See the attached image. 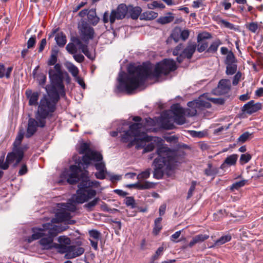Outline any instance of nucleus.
I'll use <instances>...</instances> for the list:
<instances>
[{
  "instance_id": "obj_1",
  "label": "nucleus",
  "mask_w": 263,
  "mask_h": 263,
  "mask_svg": "<svg viewBox=\"0 0 263 263\" xmlns=\"http://www.w3.org/2000/svg\"><path fill=\"white\" fill-rule=\"evenodd\" d=\"M176 69V63L171 59H165L155 66L150 63L138 66L130 65L127 73L121 71L119 73L117 91L132 94L143 84L146 79L158 78L161 74H167Z\"/></svg>"
},
{
  "instance_id": "obj_2",
  "label": "nucleus",
  "mask_w": 263,
  "mask_h": 263,
  "mask_svg": "<svg viewBox=\"0 0 263 263\" xmlns=\"http://www.w3.org/2000/svg\"><path fill=\"white\" fill-rule=\"evenodd\" d=\"M154 125V121L151 118L145 119L142 123H133L129 126V129L123 131L121 135L122 142L128 143V147L136 145L138 149L144 148L143 153L151 152L155 148V144L151 142L146 145V142L153 140V137L146 134V132L151 130L150 126Z\"/></svg>"
},
{
  "instance_id": "obj_3",
  "label": "nucleus",
  "mask_w": 263,
  "mask_h": 263,
  "mask_svg": "<svg viewBox=\"0 0 263 263\" xmlns=\"http://www.w3.org/2000/svg\"><path fill=\"white\" fill-rule=\"evenodd\" d=\"M157 153L158 156L153 162L154 177L159 179L164 174L172 175L178 163L181 162L180 157L177 155L176 152L165 146L159 147Z\"/></svg>"
},
{
  "instance_id": "obj_4",
  "label": "nucleus",
  "mask_w": 263,
  "mask_h": 263,
  "mask_svg": "<svg viewBox=\"0 0 263 263\" xmlns=\"http://www.w3.org/2000/svg\"><path fill=\"white\" fill-rule=\"evenodd\" d=\"M49 78L50 84L45 87L47 95H45L43 98H46L49 101L54 103V105H56L59 99V95H65L63 72L61 64H56L53 67L50 68Z\"/></svg>"
},
{
  "instance_id": "obj_5",
  "label": "nucleus",
  "mask_w": 263,
  "mask_h": 263,
  "mask_svg": "<svg viewBox=\"0 0 263 263\" xmlns=\"http://www.w3.org/2000/svg\"><path fill=\"white\" fill-rule=\"evenodd\" d=\"M65 229L58 226L47 223L43 224L42 228H33L32 229V235L28 239V242H31L33 240L41 239L39 241L43 249L50 250L53 248L55 243L53 242V238L57 234Z\"/></svg>"
},
{
  "instance_id": "obj_6",
  "label": "nucleus",
  "mask_w": 263,
  "mask_h": 263,
  "mask_svg": "<svg viewBox=\"0 0 263 263\" xmlns=\"http://www.w3.org/2000/svg\"><path fill=\"white\" fill-rule=\"evenodd\" d=\"M55 109V105L54 103L49 101L46 98H42L35 114V119L30 118L28 120L26 136L30 137L36 132L37 127H44L46 119L51 116Z\"/></svg>"
},
{
  "instance_id": "obj_7",
  "label": "nucleus",
  "mask_w": 263,
  "mask_h": 263,
  "mask_svg": "<svg viewBox=\"0 0 263 263\" xmlns=\"http://www.w3.org/2000/svg\"><path fill=\"white\" fill-rule=\"evenodd\" d=\"M23 138L24 132L20 131L13 143L12 151L7 156L6 162H4V158L0 159V168L6 170L8 168L9 164H13L15 167L22 160L24 153L28 149L27 145H21Z\"/></svg>"
},
{
  "instance_id": "obj_8",
  "label": "nucleus",
  "mask_w": 263,
  "mask_h": 263,
  "mask_svg": "<svg viewBox=\"0 0 263 263\" xmlns=\"http://www.w3.org/2000/svg\"><path fill=\"white\" fill-rule=\"evenodd\" d=\"M78 151L80 154H84L82 160L86 165L90 164L91 162L99 161L103 159L102 155L98 152L90 149L89 144L87 143H81Z\"/></svg>"
},
{
  "instance_id": "obj_9",
  "label": "nucleus",
  "mask_w": 263,
  "mask_h": 263,
  "mask_svg": "<svg viewBox=\"0 0 263 263\" xmlns=\"http://www.w3.org/2000/svg\"><path fill=\"white\" fill-rule=\"evenodd\" d=\"M96 194L95 190L89 189L81 182L78 185L77 194L72 196L71 200L76 203H83L95 197Z\"/></svg>"
},
{
  "instance_id": "obj_10",
  "label": "nucleus",
  "mask_w": 263,
  "mask_h": 263,
  "mask_svg": "<svg viewBox=\"0 0 263 263\" xmlns=\"http://www.w3.org/2000/svg\"><path fill=\"white\" fill-rule=\"evenodd\" d=\"M62 209L56 214L55 217L52 219L51 223L53 224L54 223L66 222L68 224H73L74 220H71L70 212L76 210V205L70 203H63Z\"/></svg>"
},
{
  "instance_id": "obj_11",
  "label": "nucleus",
  "mask_w": 263,
  "mask_h": 263,
  "mask_svg": "<svg viewBox=\"0 0 263 263\" xmlns=\"http://www.w3.org/2000/svg\"><path fill=\"white\" fill-rule=\"evenodd\" d=\"M208 98H210L209 93H204L200 96L198 99L188 102L187 106L190 108L188 114L191 116L196 115L197 109H201L203 107L210 108L211 105L209 102Z\"/></svg>"
},
{
  "instance_id": "obj_12",
  "label": "nucleus",
  "mask_w": 263,
  "mask_h": 263,
  "mask_svg": "<svg viewBox=\"0 0 263 263\" xmlns=\"http://www.w3.org/2000/svg\"><path fill=\"white\" fill-rule=\"evenodd\" d=\"M80 168L77 165H71L68 170L65 169L61 174L59 183L66 181L69 184H74L79 180V172Z\"/></svg>"
},
{
  "instance_id": "obj_13",
  "label": "nucleus",
  "mask_w": 263,
  "mask_h": 263,
  "mask_svg": "<svg viewBox=\"0 0 263 263\" xmlns=\"http://www.w3.org/2000/svg\"><path fill=\"white\" fill-rule=\"evenodd\" d=\"M151 175V169L147 168L144 171L139 174L137 178L138 181L133 184L129 185V186H134L139 190L150 189L154 187V184L153 182L145 181V179L148 178Z\"/></svg>"
},
{
  "instance_id": "obj_14",
  "label": "nucleus",
  "mask_w": 263,
  "mask_h": 263,
  "mask_svg": "<svg viewBox=\"0 0 263 263\" xmlns=\"http://www.w3.org/2000/svg\"><path fill=\"white\" fill-rule=\"evenodd\" d=\"M171 109L174 113L173 119L175 123L179 125H182L185 122L184 116H190L188 114L190 108L184 109L179 104H174L172 106Z\"/></svg>"
},
{
  "instance_id": "obj_15",
  "label": "nucleus",
  "mask_w": 263,
  "mask_h": 263,
  "mask_svg": "<svg viewBox=\"0 0 263 263\" xmlns=\"http://www.w3.org/2000/svg\"><path fill=\"white\" fill-rule=\"evenodd\" d=\"M128 11V9L125 4H121L118 6L116 9L112 10L110 14V23L113 24L116 20L124 18Z\"/></svg>"
},
{
  "instance_id": "obj_16",
  "label": "nucleus",
  "mask_w": 263,
  "mask_h": 263,
  "mask_svg": "<svg viewBox=\"0 0 263 263\" xmlns=\"http://www.w3.org/2000/svg\"><path fill=\"white\" fill-rule=\"evenodd\" d=\"M82 38L88 41L93 37L94 30L87 23L84 21L79 24L78 26Z\"/></svg>"
},
{
  "instance_id": "obj_17",
  "label": "nucleus",
  "mask_w": 263,
  "mask_h": 263,
  "mask_svg": "<svg viewBox=\"0 0 263 263\" xmlns=\"http://www.w3.org/2000/svg\"><path fill=\"white\" fill-rule=\"evenodd\" d=\"M231 88V82L228 79L221 80L218 86L213 90L212 93L215 95H222L228 93Z\"/></svg>"
},
{
  "instance_id": "obj_18",
  "label": "nucleus",
  "mask_w": 263,
  "mask_h": 263,
  "mask_svg": "<svg viewBox=\"0 0 263 263\" xmlns=\"http://www.w3.org/2000/svg\"><path fill=\"white\" fill-rule=\"evenodd\" d=\"M196 48L197 45L195 43H189L187 46L183 50L180 55L177 57V61L180 63L184 58L190 59L195 52Z\"/></svg>"
},
{
  "instance_id": "obj_19",
  "label": "nucleus",
  "mask_w": 263,
  "mask_h": 263,
  "mask_svg": "<svg viewBox=\"0 0 263 263\" xmlns=\"http://www.w3.org/2000/svg\"><path fill=\"white\" fill-rule=\"evenodd\" d=\"M261 105L260 103H255L254 101L252 100L245 104L242 108V111L249 114L255 112L261 109Z\"/></svg>"
},
{
  "instance_id": "obj_20",
  "label": "nucleus",
  "mask_w": 263,
  "mask_h": 263,
  "mask_svg": "<svg viewBox=\"0 0 263 263\" xmlns=\"http://www.w3.org/2000/svg\"><path fill=\"white\" fill-rule=\"evenodd\" d=\"M96 162L95 167L98 172L95 173V176L98 179H103L105 177V174L106 173L105 164L102 162V159Z\"/></svg>"
},
{
  "instance_id": "obj_21",
  "label": "nucleus",
  "mask_w": 263,
  "mask_h": 263,
  "mask_svg": "<svg viewBox=\"0 0 263 263\" xmlns=\"http://www.w3.org/2000/svg\"><path fill=\"white\" fill-rule=\"evenodd\" d=\"M84 252V249L82 247L76 246H69V253L68 258H73L81 255Z\"/></svg>"
},
{
  "instance_id": "obj_22",
  "label": "nucleus",
  "mask_w": 263,
  "mask_h": 263,
  "mask_svg": "<svg viewBox=\"0 0 263 263\" xmlns=\"http://www.w3.org/2000/svg\"><path fill=\"white\" fill-rule=\"evenodd\" d=\"M27 98L29 99V105L36 106L39 97V93L32 92L31 90L27 89L25 92Z\"/></svg>"
},
{
  "instance_id": "obj_23",
  "label": "nucleus",
  "mask_w": 263,
  "mask_h": 263,
  "mask_svg": "<svg viewBox=\"0 0 263 263\" xmlns=\"http://www.w3.org/2000/svg\"><path fill=\"white\" fill-rule=\"evenodd\" d=\"M238 155L237 154H232L228 156L223 163L221 165L220 168L221 169H225L226 167L235 165L238 159Z\"/></svg>"
},
{
  "instance_id": "obj_24",
  "label": "nucleus",
  "mask_w": 263,
  "mask_h": 263,
  "mask_svg": "<svg viewBox=\"0 0 263 263\" xmlns=\"http://www.w3.org/2000/svg\"><path fill=\"white\" fill-rule=\"evenodd\" d=\"M209 238V236L206 234H200L197 235L193 237L188 246L190 248H192L195 244L202 242Z\"/></svg>"
},
{
  "instance_id": "obj_25",
  "label": "nucleus",
  "mask_w": 263,
  "mask_h": 263,
  "mask_svg": "<svg viewBox=\"0 0 263 263\" xmlns=\"http://www.w3.org/2000/svg\"><path fill=\"white\" fill-rule=\"evenodd\" d=\"M13 70V67L6 68L3 64H0V79L5 77L9 79Z\"/></svg>"
},
{
  "instance_id": "obj_26",
  "label": "nucleus",
  "mask_w": 263,
  "mask_h": 263,
  "mask_svg": "<svg viewBox=\"0 0 263 263\" xmlns=\"http://www.w3.org/2000/svg\"><path fill=\"white\" fill-rule=\"evenodd\" d=\"M158 16V13L152 10L147 11L141 14L140 19L141 20H152Z\"/></svg>"
},
{
  "instance_id": "obj_27",
  "label": "nucleus",
  "mask_w": 263,
  "mask_h": 263,
  "mask_svg": "<svg viewBox=\"0 0 263 263\" xmlns=\"http://www.w3.org/2000/svg\"><path fill=\"white\" fill-rule=\"evenodd\" d=\"M55 40L57 45L60 47H63L66 43V36L64 33L60 32L57 33Z\"/></svg>"
},
{
  "instance_id": "obj_28",
  "label": "nucleus",
  "mask_w": 263,
  "mask_h": 263,
  "mask_svg": "<svg viewBox=\"0 0 263 263\" xmlns=\"http://www.w3.org/2000/svg\"><path fill=\"white\" fill-rule=\"evenodd\" d=\"M232 239L231 235L228 234L224 236H221L218 239L215 241L214 245L209 247V248H213L216 246H220L227 242L230 241Z\"/></svg>"
},
{
  "instance_id": "obj_29",
  "label": "nucleus",
  "mask_w": 263,
  "mask_h": 263,
  "mask_svg": "<svg viewBox=\"0 0 263 263\" xmlns=\"http://www.w3.org/2000/svg\"><path fill=\"white\" fill-rule=\"evenodd\" d=\"M142 9L140 7H135L132 8L129 10V14L131 18L133 20H136L140 16Z\"/></svg>"
},
{
  "instance_id": "obj_30",
  "label": "nucleus",
  "mask_w": 263,
  "mask_h": 263,
  "mask_svg": "<svg viewBox=\"0 0 263 263\" xmlns=\"http://www.w3.org/2000/svg\"><path fill=\"white\" fill-rule=\"evenodd\" d=\"M174 18L172 13H169L166 15L159 18L158 22L160 24H165L172 22Z\"/></svg>"
},
{
  "instance_id": "obj_31",
  "label": "nucleus",
  "mask_w": 263,
  "mask_h": 263,
  "mask_svg": "<svg viewBox=\"0 0 263 263\" xmlns=\"http://www.w3.org/2000/svg\"><path fill=\"white\" fill-rule=\"evenodd\" d=\"M53 248L56 249L61 253H66V255L68 257L69 246L55 243Z\"/></svg>"
},
{
  "instance_id": "obj_32",
  "label": "nucleus",
  "mask_w": 263,
  "mask_h": 263,
  "mask_svg": "<svg viewBox=\"0 0 263 263\" xmlns=\"http://www.w3.org/2000/svg\"><path fill=\"white\" fill-rule=\"evenodd\" d=\"M88 20V21L93 25H96L99 21V18L96 16L95 12L92 10L89 11Z\"/></svg>"
},
{
  "instance_id": "obj_33",
  "label": "nucleus",
  "mask_w": 263,
  "mask_h": 263,
  "mask_svg": "<svg viewBox=\"0 0 263 263\" xmlns=\"http://www.w3.org/2000/svg\"><path fill=\"white\" fill-rule=\"evenodd\" d=\"M82 182L84 183V184H85L89 189H91L93 187L98 188L100 186V182L96 180L91 181L89 179H87L82 181Z\"/></svg>"
},
{
  "instance_id": "obj_34",
  "label": "nucleus",
  "mask_w": 263,
  "mask_h": 263,
  "mask_svg": "<svg viewBox=\"0 0 263 263\" xmlns=\"http://www.w3.org/2000/svg\"><path fill=\"white\" fill-rule=\"evenodd\" d=\"M66 67L74 78L78 76L79 69L73 64L71 63H67Z\"/></svg>"
},
{
  "instance_id": "obj_35",
  "label": "nucleus",
  "mask_w": 263,
  "mask_h": 263,
  "mask_svg": "<svg viewBox=\"0 0 263 263\" xmlns=\"http://www.w3.org/2000/svg\"><path fill=\"white\" fill-rule=\"evenodd\" d=\"M162 221L161 217H158L155 220V224L153 229V233L155 235H157L162 229L161 222Z\"/></svg>"
},
{
  "instance_id": "obj_36",
  "label": "nucleus",
  "mask_w": 263,
  "mask_h": 263,
  "mask_svg": "<svg viewBox=\"0 0 263 263\" xmlns=\"http://www.w3.org/2000/svg\"><path fill=\"white\" fill-rule=\"evenodd\" d=\"M180 37V29L176 28L175 29L171 34V36L168 39L167 41L173 39L175 43L179 41Z\"/></svg>"
},
{
  "instance_id": "obj_37",
  "label": "nucleus",
  "mask_w": 263,
  "mask_h": 263,
  "mask_svg": "<svg viewBox=\"0 0 263 263\" xmlns=\"http://www.w3.org/2000/svg\"><path fill=\"white\" fill-rule=\"evenodd\" d=\"M224 63L226 65L236 63V60L232 51H230L228 55H226Z\"/></svg>"
},
{
  "instance_id": "obj_38",
  "label": "nucleus",
  "mask_w": 263,
  "mask_h": 263,
  "mask_svg": "<svg viewBox=\"0 0 263 263\" xmlns=\"http://www.w3.org/2000/svg\"><path fill=\"white\" fill-rule=\"evenodd\" d=\"M72 42L75 44L77 48L79 51H82L87 46L83 44L79 39L78 37H73L72 39Z\"/></svg>"
},
{
  "instance_id": "obj_39",
  "label": "nucleus",
  "mask_w": 263,
  "mask_h": 263,
  "mask_svg": "<svg viewBox=\"0 0 263 263\" xmlns=\"http://www.w3.org/2000/svg\"><path fill=\"white\" fill-rule=\"evenodd\" d=\"M99 200H100V199L99 198H95L92 201L85 204L84 205V206L88 211H91L92 210L93 207L95 206L97 204V203Z\"/></svg>"
},
{
  "instance_id": "obj_40",
  "label": "nucleus",
  "mask_w": 263,
  "mask_h": 263,
  "mask_svg": "<svg viewBox=\"0 0 263 263\" xmlns=\"http://www.w3.org/2000/svg\"><path fill=\"white\" fill-rule=\"evenodd\" d=\"M226 65V73L228 75H232L235 73L237 67L236 63L228 64Z\"/></svg>"
},
{
  "instance_id": "obj_41",
  "label": "nucleus",
  "mask_w": 263,
  "mask_h": 263,
  "mask_svg": "<svg viewBox=\"0 0 263 263\" xmlns=\"http://www.w3.org/2000/svg\"><path fill=\"white\" fill-rule=\"evenodd\" d=\"M221 44V42L220 40H217L215 41L214 42L212 43V44L210 45V46L208 49L207 51L209 52H215L219 46Z\"/></svg>"
},
{
  "instance_id": "obj_42",
  "label": "nucleus",
  "mask_w": 263,
  "mask_h": 263,
  "mask_svg": "<svg viewBox=\"0 0 263 263\" xmlns=\"http://www.w3.org/2000/svg\"><path fill=\"white\" fill-rule=\"evenodd\" d=\"M66 49L69 53L72 54L76 53L79 51L73 42L68 44Z\"/></svg>"
},
{
  "instance_id": "obj_43",
  "label": "nucleus",
  "mask_w": 263,
  "mask_h": 263,
  "mask_svg": "<svg viewBox=\"0 0 263 263\" xmlns=\"http://www.w3.org/2000/svg\"><path fill=\"white\" fill-rule=\"evenodd\" d=\"M36 79L38 81L39 84L44 87L46 82V76L45 74L41 73L36 76Z\"/></svg>"
},
{
  "instance_id": "obj_44",
  "label": "nucleus",
  "mask_w": 263,
  "mask_h": 263,
  "mask_svg": "<svg viewBox=\"0 0 263 263\" xmlns=\"http://www.w3.org/2000/svg\"><path fill=\"white\" fill-rule=\"evenodd\" d=\"M197 51L199 52H202L204 51L208 47V43L206 41L198 42Z\"/></svg>"
},
{
  "instance_id": "obj_45",
  "label": "nucleus",
  "mask_w": 263,
  "mask_h": 263,
  "mask_svg": "<svg viewBox=\"0 0 263 263\" xmlns=\"http://www.w3.org/2000/svg\"><path fill=\"white\" fill-rule=\"evenodd\" d=\"M58 242L60 243V245H68L70 243V239L67 236H61L58 238Z\"/></svg>"
},
{
  "instance_id": "obj_46",
  "label": "nucleus",
  "mask_w": 263,
  "mask_h": 263,
  "mask_svg": "<svg viewBox=\"0 0 263 263\" xmlns=\"http://www.w3.org/2000/svg\"><path fill=\"white\" fill-rule=\"evenodd\" d=\"M251 135L252 134H250L248 132H245L239 136L238 139V141L241 143H244L250 138V137Z\"/></svg>"
},
{
  "instance_id": "obj_47",
  "label": "nucleus",
  "mask_w": 263,
  "mask_h": 263,
  "mask_svg": "<svg viewBox=\"0 0 263 263\" xmlns=\"http://www.w3.org/2000/svg\"><path fill=\"white\" fill-rule=\"evenodd\" d=\"M251 156L248 153L242 154L240 158V162L241 164L248 163L251 159Z\"/></svg>"
},
{
  "instance_id": "obj_48",
  "label": "nucleus",
  "mask_w": 263,
  "mask_h": 263,
  "mask_svg": "<svg viewBox=\"0 0 263 263\" xmlns=\"http://www.w3.org/2000/svg\"><path fill=\"white\" fill-rule=\"evenodd\" d=\"M57 61V52H53L51 54L48 61V64L49 65H55Z\"/></svg>"
},
{
  "instance_id": "obj_49",
  "label": "nucleus",
  "mask_w": 263,
  "mask_h": 263,
  "mask_svg": "<svg viewBox=\"0 0 263 263\" xmlns=\"http://www.w3.org/2000/svg\"><path fill=\"white\" fill-rule=\"evenodd\" d=\"M208 100L213 102V103L217 105H222L224 103L225 100L221 98H215L210 97L208 98Z\"/></svg>"
},
{
  "instance_id": "obj_50",
  "label": "nucleus",
  "mask_w": 263,
  "mask_h": 263,
  "mask_svg": "<svg viewBox=\"0 0 263 263\" xmlns=\"http://www.w3.org/2000/svg\"><path fill=\"white\" fill-rule=\"evenodd\" d=\"M125 203L127 206H131L132 208L135 206V201L132 197H126L125 199Z\"/></svg>"
},
{
  "instance_id": "obj_51",
  "label": "nucleus",
  "mask_w": 263,
  "mask_h": 263,
  "mask_svg": "<svg viewBox=\"0 0 263 263\" xmlns=\"http://www.w3.org/2000/svg\"><path fill=\"white\" fill-rule=\"evenodd\" d=\"M164 251V248L163 247H160L156 251L155 254L152 257V260L153 261L158 259L160 256L162 254Z\"/></svg>"
},
{
  "instance_id": "obj_52",
  "label": "nucleus",
  "mask_w": 263,
  "mask_h": 263,
  "mask_svg": "<svg viewBox=\"0 0 263 263\" xmlns=\"http://www.w3.org/2000/svg\"><path fill=\"white\" fill-rule=\"evenodd\" d=\"M246 183V180H241L238 182H236L235 183H233L231 186V190H238L239 188L245 185Z\"/></svg>"
},
{
  "instance_id": "obj_53",
  "label": "nucleus",
  "mask_w": 263,
  "mask_h": 263,
  "mask_svg": "<svg viewBox=\"0 0 263 263\" xmlns=\"http://www.w3.org/2000/svg\"><path fill=\"white\" fill-rule=\"evenodd\" d=\"M247 28L251 32L255 33L258 29L257 23L252 22L247 25Z\"/></svg>"
},
{
  "instance_id": "obj_54",
  "label": "nucleus",
  "mask_w": 263,
  "mask_h": 263,
  "mask_svg": "<svg viewBox=\"0 0 263 263\" xmlns=\"http://www.w3.org/2000/svg\"><path fill=\"white\" fill-rule=\"evenodd\" d=\"M183 45L182 44H179L177 46L173 51V54L174 55H180V54L183 51Z\"/></svg>"
},
{
  "instance_id": "obj_55",
  "label": "nucleus",
  "mask_w": 263,
  "mask_h": 263,
  "mask_svg": "<svg viewBox=\"0 0 263 263\" xmlns=\"http://www.w3.org/2000/svg\"><path fill=\"white\" fill-rule=\"evenodd\" d=\"M90 236L94 239L98 240L100 237V233L97 230H91L89 232Z\"/></svg>"
},
{
  "instance_id": "obj_56",
  "label": "nucleus",
  "mask_w": 263,
  "mask_h": 263,
  "mask_svg": "<svg viewBox=\"0 0 263 263\" xmlns=\"http://www.w3.org/2000/svg\"><path fill=\"white\" fill-rule=\"evenodd\" d=\"M189 35L190 31L189 30L184 29L183 30H181L180 29V37L182 40H186L189 37Z\"/></svg>"
},
{
  "instance_id": "obj_57",
  "label": "nucleus",
  "mask_w": 263,
  "mask_h": 263,
  "mask_svg": "<svg viewBox=\"0 0 263 263\" xmlns=\"http://www.w3.org/2000/svg\"><path fill=\"white\" fill-rule=\"evenodd\" d=\"M181 233V231H178L176 232L174 234H173L171 236V240L174 242H178L179 241V240H177L179 237L180 236Z\"/></svg>"
},
{
  "instance_id": "obj_58",
  "label": "nucleus",
  "mask_w": 263,
  "mask_h": 263,
  "mask_svg": "<svg viewBox=\"0 0 263 263\" xmlns=\"http://www.w3.org/2000/svg\"><path fill=\"white\" fill-rule=\"evenodd\" d=\"M196 185V182L192 181L191 185L190 186V189L188 191V193H187V198L188 199L191 198L192 196L193 192H194L195 189Z\"/></svg>"
},
{
  "instance_id": "obj_59",
  "label": "nucleus",
  "mask_w": 263,
  "mask_h": 263,
  "mask_svg": "<svg viewBox=\"0 0 263 263\" xmlns=\"http://www.w3.org/2000/svg\"><path fill=\"white\" fill-rule=\"evenodd\" d=\"M211 37L210 34L208 33H202L198 34L197 36V42L204 41L203 39Z\"/></svg>"
},
{
  "instance_id": "obj_60",
  "label": "nucleus",
  "mask_w": 263,
  "mask_h": 263,
  "mask_svg": "<svg viewBox=\"0 0 263 263\" xmlns=\"http://www.w3.org/2000/svg\"><path fill=\"white\" fill-rule=\"evenodd\" d=\"M88 58L93 60L95 58L92 53L89 52L87 48V46L82 51Z\"/></svg>"
},
{
  "instance_id": "obj_61",
  "label": "nucleus",
  "mask_w": 263,
  "mask_h": 263,
  "mask_svg": "<svg viewBox=\"0 0 263 263\" xmlns=\"http://www.w3.org/2000/svg\"><path fill=\"white\" fill-rule=\"evenodd\" d=\"M36 37L35 36H32L28 41L27 42V47L28 48H32L34 46L35 43Z\"/></svg>"
},
{
  "instance_id": "obj_62",
  "label": "nucleus",
  "mask_w": 263,
  "mask_h": 263,
  "mask_svg": "<svg viewBox=\"0 0 263 263\" xmlns=\"http://www.w3.org/2000/svg\"><path fill=\"white\" fill-rule=\"evenodd\" d=\"M241 77V73L240 72H238L236 73V74L234 76L233 80V85H236L239 81H240V79Z\"/></svg>"
},
{
  "instance_id": "obj_63",
  "label": "nucleus",
  "mask_w": 263,
  "mask_h": 263,
  "mask_svg": "<svg viewBox=\"0 0 263 263\" xmlns=\"http://www.w3.org/2000/svg\"><path fill=\"white\" fill-rule=\"evenodd\" d=\"M215 172L214 170L212 167V165L210 164H208V168L205 170V174L207 176H213Z\"/></svg>"
},
{
  "instance_id": "obj_64",
  "label": "nucleus",
  "mask_w": 263,
  "mask_h": 263,
  "mask_svg": "<svg viewBox=\"0 0 263 263\" xmlns=\"http://www.w3.org/2000/svg\"><path fill=\"white\" fill-rule=\"evenodd\" d=\"M75 81L84 89L85 88L86 85L82 78L78 76L74 77Z\"/></svg>"
}]
</instances>
